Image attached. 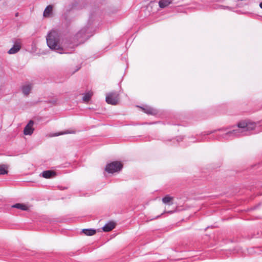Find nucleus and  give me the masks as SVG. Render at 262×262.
<instances>
[{
  "label": "nucleus",
  "instance_id": "obj_23",
  "mask_svg": "<svg viewBox=\"0 0 262 262\" xmlns=\"http://www.w3.org/2000/svg\"><path fill=\"white\" fill-rule=\"evenodd\" d=\"M168 213H172L173 212H172V211H168Z\"/></svg>",
  "mask_w": 262,
  "mask_h": 262
},
{
  "label": "nucleus",
  "instance_id": "obj_5",
  "mask_svg": "<svg viewBox=\"0 0 262 262\" xmlns=\"http://www.w3.org/2000/svg\"><path fill=\"white\" fill-rule=\"evenodd\" d=\"M119 99V94L116 92H112L107 94L105 98L106 102L112 105L117 104Z\"/></svg>",
  "mask_w": 262,
  "mask_h": 262
},
{
  "label": "nucleus",
  "instance_id": "obj_8",
  "mask_svg": "<svg viewBox=\"0 0 262 262\" xmlns=\"http://www.w3.org/2000/svg\"><path fill=\"white\" fill-rule=\"evenodd\" d=\"M141 108L144 112L147 114L155 115L158 113V111L156 109L149 106H145Z\"/></svg>",
  "mask_w": 262,
  "mask_h": 262
},
{
  "label": "nucleus",
  "instance_id": "obj_22",
  "mask_svg": "<svg viewBox=\"0 0 262 262\" xmlns=\"http://www.w3.org/2000/svg\"><path fill=\"white\" fill-rule=\"evenodd\" d=\"M220 7H221V8H223V9H224V8H225V7H224V6H220Z\"/></svg>",
  "mask_w": 262,
  "mask_h": 262
},
{
  "label": "nucleus",
  "instance_id": "obj_3",
  "mask_svg": "<svg viewBox=\"0 0 262 262\" xmlns=\"http://www.w3.org/2000/svg\"><path fill=\"white\" fill-rule=\"evenodd\" d=\"M46 40L47 45L50 49L60 54L64 53L62 51L63 49L60 43V35L58 31L52 30L48 33Z\"/></svg>",
  "mask_w": 262,
  "mask_h": 262
},
{
  "label": "nucleus",
  "instance_id": "obj_21",
  "mask_svg": "<svg viewBox=\"0 0 262 262\" xmlns=\"http://www.w3.org/2000/svg\"><path fill=\"white\" fill-rule=\"evenodd\" d=\"M259 7L261 9H262V2L259 4Z\"/></svg>",
  "mask_w": 262,
  "mask_h": 262
},
{
  "label": "nucleus",
  "instance_id": "obj_6",
  "mask_svg": "<svg viewBox=\"0 0 262 262\" xmlns=\"http://www.w3.org/2000/svg\"><path fill=\"white\" fill-rule=\"evenodd\" d=\"M13 47L8 51L9 54H14L17 53L21 49V40L20 39H15L13 40Z\"/></svg>",
  "mask_w": 262,
  "mask_h": 262
},
{
  "label": "nucleus",
  "instance_id": "obj_11",
  "mask_svg": "<svg viewBox=\"0 0 262 262\" xmlns=\"http://www.w3.org/2000/svg\"><path fill=\"white\" fill-rule=\"evenodd\" d=\"M115 227V224L110 222L106 223L103 227V230L105 232H108L112 230Z\"/></svg>",
  "mask_w": 262,
  "mask_h": 262
},
{
  "label": "nucleus",
  "instance_id": "obj_1",
  "mask_svg": "<svg viewBox=\"0 0 262 262\" xmlns=\"http://www.w3.org/2000/svg\"><path fill=\"white\" fill-rule=\"evenodd\" d=\"M256 123L250 121H243L237 124V127L232 131H229L224 134L219 135L215 138L217 140L224 139L229 140L235 137L248 136L250 135L251 132L254 129Z\"/></svg>",
  "mask_w": 262,
  "mask_h": 262
},
{
  "label": "nucleus",
  "instance_id": "obj_10",
  "mask_svg": "<svg viewBox=\"0 0 262 262\" xmlns=\"http://www.w3.org/2000/svg\"><path fill=\"white\" fill-rule=\"evenodd\" d=\"M32 85L30 83H27L23 85L21 87L23 93L26 96L29 95L32 89Z\"/></svg>",
  "mask_w": 262,
  "mask_h": 262
},
{
  "label": "nucleus",
  "instance_id": "obj_12",
  "mask_svg": "<svg viewBox=\"0 0 262 262\" xmlns=\"http://www.w3.org/2000/svg\"><path fill=\"white\" fill-rule=\"evenodd\" d=\"M82 232L86 235L92 236L96 233V230L92 229H84Z\"/></svg>",
  "mask_w": 262,
  "mask_h": 262
},
{
  "label": "nucleus",
  "instance_id": "obj_16",
  "mask_svg": "<svg viewBox=\"0 0 262 262\" xmlns=\"http://www.w3.org/2000/svg\"><path fill=\"white\" fill-rule=\"evenodd\" d=\"M92 95L93 93L91 92L84 94L82 97V100L84 102H88L90 100Z\"/></svg>",
  "mask_w": 262,
  "mask_h": 262
},
{
  "label": "nucleus",
  "instance_id": "obj_17",
  "mask_svg": "<svg viewBox=\"0 0 262 262\" xmlns=\"http://www.w3.org/2000/svg\"><path fill=\"white\" fill-rule=\"evenodd\" d=\"M7 167L5 165H0V175L7 173Z\"/></svg>",
  "mask_w": 262,
  "mask_h": 262
},
{
  "label": "nucleus",
  "instance_id": "obj_14",
  "mask_svg": "<svg viewBox=\"0 0 262 262\" xmlns=\"http://www.w3.org/2000/svg\"><path fill=\"white\" fill-rule=\"evenodd\" d=\"M12 207L13 208L19 209L21 210H27L28 209V207L26 205L20 203L15 204L13 205Z\"/></svg>",
  "mask_w": 262,
  "mask_h": 262
},
{
  "label": "nucleus",
  "instance_id": "obj_7",
  "mask_svg": "<svg viewBox=\"0 0 262 262\" xmlns=\"http://www.w3.org/2000/svg\"><path fill=\"white\" fill-rule=\"evenodd\" d=\"M33 125L34 121L33 120H30L24 129V134L25 135H31L33 134L34 130Z\"/></svg>",
  "mask_w": 262,
  "mask_h": 262
},
{
  "label": "nucleus",
  "instance_id": "obj_15",
  "mask_svg": "<svg viewBox=\"0 0 262 262\" xmlns=\"http://www.w3.org/2000/svg\"><path fill=\"white\" fill-rule=\"evenodd\" d=\"M52 9H53V7L52 6H51V5L48 6L43 12V16L45 17H49L50 15V13L52 11Z\"/></svg>",
  "mask_w": 262,
  "mask_h": 262
},
{
  "label": "nucleus",
  "instance_id": "obj_18",
  "mask_svg": "<svg viewBox=\"0 0 262 262\" xmlns=\"http://www.w3.org/2000/svg\"><path fill=\"white\" fill-rule=\"evenodd\" d=\"M172 197L167 195L162 199V202L164 204H167L169 203L172 200Z\"/></svg>",
  "mask_w": 262,
  "mask_h": 262
},
{
  "label": "nucleus",
  "instance_id": "obj_13",
  "mask_svg": "<svg viewBox=\"0 0 262 262\" xmlns=\"http://www.w3.org/2000/svg\"><path fill=\"white\" fill-rule=\"evenodd\" d=\"M171 2L168 0H160L159 2V7L161 8H164L168 6Z\"/></svg>",
  "mask_w": 262,
  "mask_h": 262
},
{
  "label": "nucleus",
  "instance_id": "obj_4",
  "mask_svg": "<svg viewBox=\"0 0 262 262\" xmlns=\"http://www.w3.org/2000/svg\"><path fill=\"white\" fill-rule=\"evenodd\" d=\"M122 168L121 163L118 161H114L107 164L105 167V170L108 173H113L120 171Z\"/></svg>",
  "mask_w": 262,
  "mask_h": 262
},
{
  "label": "nucleus",
  "instance_id": "obj_19",
  "mask_svg": "<svg viewBox=\"0 0 262 262\" xmlns=\"http://www.w3.org/2000/svg\"><path fill=\"white\" fill-rule=\"evenodd\" d=\"M215 132V130H212V131H208V132H205L203 133H202V135L204 136L209 135L211 134L214 133Z\"/></svg>",
  "mask_w": 262,
  "mask_h": 262
},
{
  "label": "nucleus",
  "instance_id": "obj_20",
  "mask_svg": "<svg viewBox=\"0 0 262 262\" xmlns=\"http://www.w3.org/2000/svg\"><path fill=\"white\" fill-rule=\"evenodd\" d=\"M65 134H66V133H63V132L58 133H56V134H54V136H58L63 135Z\"/></svg>",
  "mask_w": 262,
  "mask_h": 262
},
{
  "label": "nucleus",
  "instance_id": "obj_2",
  "mask_svg": "<svg viewBox=\"0 0 262 262\" xmlns=\"http://www.w3.org/2000/svg\"><path fill=\"white\" fill-rule=\"evenodd\" d=\"M94 21L95 16L92 15L90 16L86 25L75 34L74 39L78 43H81L92 36L95 31Z\"/></svg>",
  "mask_w": 262,
  "mask_h": 262
},
{
  "label": "nucleus",
  "instance_id": "obj_9",
  "mask_svg": "<svg viewBox=\"0 0 262 262\" xmlns=\"http://www.w3.org/2000/svg\"><path fill=\"white\" fill-rule=\"evenodd\" d=\"M41 176L46 179H50L56 176V172L51 170H46L41 173Z\"/></svg>",
  "mask_w": 262,
  "mask_h": 262
}]
</instances>
